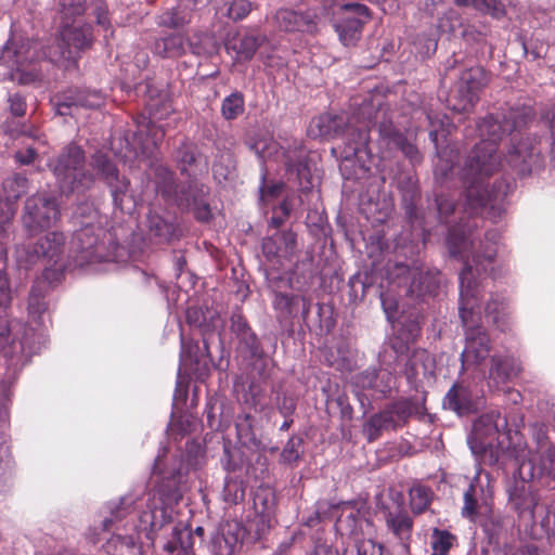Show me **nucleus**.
Returning a JSON list of instances; mask_svg holds the SVG:
<instances>
[{
	"label": "nucleus",
	"mask_w": 555,
	"mask_h": 555,
	"mask_svg": "<svg viewBox=\"0 0 555 555\" xmlns=\"http://www.w3.org/2000/svg\"><path fill=\"white\" fill-rule=\"evenodd\" d=\"M185 318L191 326L197 327L199 330L202 336L204 332L209 333L211 331H217L215 326L211 328L209 324H206V317L202 309L199 308H188L185 312Z\"/></svg>",
	"instance_id": "57"
},
{
	"label": "nucleus",
	"mask_w": 555,
	"mask_h": 555,
	"mask_svg": "<svg viewBox=\"0 0 555 555\" xmlns=\"http://www.w3.org/2000/svg\"><path fill=\"white\" fill-rule=\"evenodd\" d=\"M46 310L47 304L43 300V295L38 283L31 287L28 298V312L34 319H40Z\"/></svg>",
	"instance_id": "54"
},
{
	"label": "nucleus",
	"mask_w": 555,
	"mask_h": 555,
	"mask_svg": "<svg viewBox=\"0 0 555 555\" xmlns=\"http://www.w3.org/2000/svg\"><path fill=\"white\" fill-rule=\"evenodd\" d=\"M347 3L345 0H321V10L325 16L336 17V15L343 13V7Z\"/></svg>",
	"instance_id": "63"
},
{
	"label": "nucleus",
	"mask_w": 555,
	"mask_h": 555,
	"mask_svg": "<svg viewBox=\"0 0 555 555\" xmlns=\"http://www.w3.org/2000/svg\"><path fill=\"white\" fill-rule=\"evenodd\" d=\"M327 364L340 372H351L356 367L354 352L346 341H339L326 354Z\"/></svg>",
	"instance_id": "37"
},
{
	"label": "nucleus",
	"mask_w": 555,
	"mask_h": 555,
	"mask_svg": "<svg viewBox=\"0 0 555 555\" xmlns=\"http://www.w3.org/2000/svg\"><path fill=\"white\" fill-rule=\"evenodd\" d=\"M203 459V446L194 439L186 441L184 452L179 455L169 457L164 449L153 465V473L160 477L155 489L142 495L127 493L105 503L89 530L91 541L98 543L103 532L112 531L106 542L107 553L132 550L144 537L152 546L159 544L169 555H195L194 533L202 537L203 527L193 532L182 522L175 525L173 514L190 472L197 469Z\"/></svg>",
	"instance_id": "2"
},
{
	"label": "nucleus",
	"mask_w": 555,
	"mask_h": 555,
	"mask_svg": "<svg viewBox=\"0 0 555 555\" xmlns=\"http://www.w3.org/2000/svg\"><path fill=\"white\" fill-rule=\"evenodd\" d=\"M480 141L475 144L467 155L461 169V182L464 191V202L460 205L454 202L453 195L437 194L436 205L439 220L451 223L450 215L463 216L459 222L450 224L447 235V247L450 256L464 262L460 273V302L459 315L465 330V347L461 353L462 367L468 369L478 365L490 354L491 340L481 321V285L478 276L487 272L492 266L501 242L498 230H489L485 238L478 241L474 230L478 227V215L488 206L491 209H501V205L512 191V183L495 176L503 168L502 159L498 153L499 142L506 135L511 137L505 162L511 169L520 177L538 172L545 166V156L542 153L541 139L526 137L518 140L521 131H477Z\"/></svg>",
	"instance_id": "1"
},
{
	"label": "nucleus",
	"mask_w": 555,
	"mask_h": 555,
	"mask_svg": "<svg viewBox=\"0 0 555 555\" xmlns=\"http://www.w3.org/2000/svg\"><path fill=\"white\" fill-rule=\"evenodd\" d=\"M245 490L241 482L233 479H225L222 499L228 504H237L244 499Z\"/></svg>",
	"instance_id": "56"
},
{
	"label": "nucleus",
	"mask_w": 555,
	"mask_h": 555,
	"mask_svg": "<svg viewBox=\"0 0 555 555\" xmlns=\"http://www.w3.org/2000/svg\"><path fill=\"white\" fill-rule=\"evenodd\" d=\"M158 25L162 27L178 29L190 23L189 14L181 8H171L158 16Z\"/></svg>",
	"instance_id": "50"
},
{
	"label": "nucleus",
	"mask_w": 555,
	"mask_h": 555,
	"mask_svg": "<svg viewBox=\"0 0 555 555\" xmlns=\"http://www.w3.org/2000/svg\"><path fill=\"white\" fill-rule=\"evenodd\" d=\"M111 192L115 208L121 211H130L134 207V197L130 191V181L125 176H119L106 184Z\"/></svg>",
	"instance_id": "38"
},
{
	"label": "nucleus",
	"mask_w": 555,
	"mask_h": 555,
	"mask_svg": "<svg viewBox=\"0 0 555 555\" xmlns=\"http://www.w3.org/2000/svg\"><path fill=\"white\" fill-rule=\"evenodd\" d=\"M273 308L280 323L291 322L299 313V296L276 292L274 294Z\"/></svg>",
	"instance_id": "40"
},
{
	"label": "nucleus",
	"mask_w": 555,
	"mask_h": 555,
	"mask_svg": "<svg viewBox=\"0 0 555 555\" xmlns=\"http://www.w3.org/2000/svg\"><path fill=\"white\" fill-rule=\"evenodd\" d=\"M251 149L262 163L271 159L283 163L289 181L297 183L301 192L319 197L314 191L319 182L318 169L300 140L294 139L287 146H281L273 140L260 139Z\"/></svg>",
	"instance_id": "9"
},
{
	"label": "nucleus",
	"mask_w": 555,
	"mask_h": 555,
	"mask_svg": "<svg viewBox=\"0 0 555 555\" xmlns=\"http://www.w3.org/2000/svg\"><path fill=\"white\" fill-rule=\"evenodd\" d=\"M521 371L522 364L517 357L507 352L494 353L490 357V365L485 375L487 385L492 391H503Z\"/></svg>",
	"instance_id": "23"
},
{
	"label": "nucleus",
	"mask_w": 555,
	"mask_h": 555,
	"mask_svg": "<svg viewBox=\"0 0 555 555\" xmlns=\"http://www.w3.org/2000/svg\"><path fill=\"white\" fill-rule=\"evenodd\" d=\"M91 43V26L73 21L61 25L57 47L48 52H41L39 43L28 38H9L0 49V64L11 70L12 80L31 83L41 79L42 76L34 65L36 62L42 57H49L52 63L62 61L75 63L79 53Z\"/></svg>",
	"instance_id": "4"
},
{
	"label": "nucleus",
	"mask_w": 555,
	"mask_h": 555,
	"mask_svg": "<svg viewBox=\"0 0 555 555\" xmlns=\"http://www.w3.org/2000/svg\"><path fill=\"white\" fill-rule=\"evenodd\" d=\"M214 345H216L221 351L223 350L221 334L219 331H211L209 333L204 332L202 336V346L198 341H185L183 334L181 333L180 367L175 399L186 396V391L182 388V383L180 380L182 370L184 372L195 374L198 378H203L208 374L212 363L210 347Z\"/></svg>",
	"instance_id": "12"
},
{
	"label": "nucleus",
	"mask_w": 555,
	"mask_h": 555,
	"mask_svg": "<svg viewBox=\"0 0 555 555\" xmlns=\"http://www.w3.org/2000/svg\"><path fill=\"white\" fill-rule=\"evenodd\" d=\"M420 335V325L413 321L399 331L398 337L392 341V349L396 353L402 354L409 350V344L413 343Z\"/></svg>",
	"instance_id": "51"
},
{
	"label": "nucleus",
	"mask_w": 555,
	"mask_h": 555,
	"mask_svg": "<svg viewBox=\"0 0 555 555\" xmlns=\"http://www.w3.org/2000/svg\"><path fill=\"white\" fill-rule=\"evenodd\" d=\"M245 541L254 542L249 538L248 529L237 520H228L212 537L210 552L212 555H233Z\"/></svg>",
	"instance_id": "24"
},
{
	"label": "nucleus",
	"mask_w": 555,
	"mask_h": 555,
	"mask_svg": "<svg viewBox=\"0 0 555 555\" xmlns=\"http://www.w3.org/2000/svg\"><path fill=\"white\" fill-rule=\"evenodd\" d=\"M440 272L437 269L414 268L409 271L411 282L406 294L416 299L435 296L440 285Z\"/></svg>",
	"instance_id": "30"
},
{
	"label": "nucleus",
	"mask_w": 555,
	"mask_h": 555,
	"mask_svg": "<svg viewBox=\"0 0 555 555\" xmlns=\"http://www.w3.org/2000/svg\"><path fill=\"white\" fill-rule=\"evenodd\" d=\"M26 188V177L15 173L3 181L2 194H0V352L14 372L21 370L47 344V335L43 331H37L28 325L12 324L7 315V309L11 302V289L4 273L7 243L11 220L15 214L14 203L25 193Z\"/></svg>",
	"instance_id": "3"
},
{
	"label": "nucleus",
	"mask_w": 555,
	"mask_h": 555,
	"mask_svg": "<svg viewBox=\"0 0 555 555\" xmlns=\"http://www.w3.org/2000/svg\"><path fill=\"white\" fill-rule=\"evenodd\" d=\"M382 143L399 150L409 162L415 166L422 163L423 155L415 144V139L399 131L391 121H383L378 127Z\"/></svg>",
	"instance_id": "27"
},
{
	"label": "nucleus",
	"mask_w": 555,
	"mask_h": 555,
	"mask_svg": "<svg viewBox=\"0 0 555 555\" xmlns=\"http://www.w3.org/2000/svg\"><path fill=\"white\" fill-rule=\"evenodd\" d=\"M548 466L544 463L535 465L532 454L519 461H511L507 469H513V480L507 485L508 505L519 517L534 520V511L540 502L539 490L534 482L543 476L555 478V448L547 453Z\"/></svg>",
	"instance_id": "8"
},
{
	"label": "nucleus",
	"mask_w": 555,
	"mask_h": 555,
	"mask_svg": "<svg viewBox=\"0 0 555 555\" xmlns=\"http://www.w3.org/2000/svg\"><path fill=\"white\" fill-rule=\"evenodd\" d=\"M253 516H248L246 528L253 541H259L275 522V495L269 489H258L253 499Z\"/></svg>",
	"instance_id": "18"
},
{
	"label": "nucleus",
	"mask_w": 555,
	"mask_h": 555,
	"mask_svg": "<svg viewBox=\"0 0 555 555\" xmlns=\"http://www.w3.org/2000/svg\"><path fill=\"white\" fill-rule=\"evenodd\" d=\"M414 44L418 53L428 56L437 49V38L434 34L422 35L415 39Z\"/></svg>",
	"instance_id": "60"
},
{
	"label": "nucleus",
	"mask_w": 555,
	"mask_h": 555,
	"mask_svg": "<svg viewBox=\"0 0 555 555\" xmlns=\"http://www.w3.org/2000/svg\"><path fill=\"white\" fill-rule=\"evenodd\" d=\"M409 496L412 512L418 515L429 507L434 493L429 487L422 483H415L410 488Z\"/></svg>",
	"instance_id": "46"
},
{
	"label": "nucleus",
	"mask_w": 555,
	"mask_h": 555,
	"mask_svg": "<svg viewBox=\"0 0 555 555\" xmlns=\"http://www.w3.org/2000/svg\"><path fill=\"white\" fill-rule=\"evenodd\" d=\"M493 481L494 479L490 472L481 467L477 469L469 487L464 492V503L461 511L464 518L476 524L493 506Z\"/></svg>",
	"instance_id": "14"
},
{
	"label": "nucleus",
	"mask_w": 555,
	"mask_h": 555,
	"mask_svg": "<svg viewBox=\"0 0 555 555\" xmlns=\"http://www.w3.org/2000/svg\"><path fill=\"white\" fill-rule=\"evenodd\" d=\"M150 120L138 126V131L133 134V145L135 155L153 156L158 144L165 137V128L157 125V121L167 117L171 112L169 103L164 102L162 109L150 104Z\"/></svg>",
	"instance_id": "16"
},
{
	"label": "nucleus",
	"mask_w": 555,
	"mask_h": 555,
	"mask_svg": "<svg viewBox=\"0 0 555 555\" xmlns=\"http://www.w3.org/2000/svg\"><path fill=\"white\" fill-rule=\"evenodd\" d=\"M236 338L238 340L237 352L244 359L250 361L253 370L257 371L260 377H266L269 360L263 357V351L256 334L250 330Z\"/></svg>",
	"instance_id": "31"
},
{
	"label": "nucleus",
	"mask_w": 555,
	"mask_h": 555,
	"mask_svg": "<svg viewBox=\"0 0 555 555\" xmlns=\"http://www.w3.org/2000/svg\"><path fill=\"white\" fill-rule=\"evenodd\" d=\"M261 180H262V183L260 185L259 191H260V199L263 202L268 201L271 197L278 196L284 188V184L282 182L267 183L264 172L261 176Z\"/></svg>",
	"instance_id": "61"
},
{
	"label": "nucleus",
	"mask_w": 555,
	"mask_h": 555,
	"mask_svg": "<svg viewBox=\"0 0 555 555\" xmlns=\"http://www.w3.org/2000/svg\"><path fill=\"white\" fill-rule=\"evenodd\" d=\"M66 237L62 232L52 231L39 237L33 245H28L29 261L44 260L49 267L43 270L42 278L52 285L59 282L68 266L65 258Z\"/></svg>",
	"instance_id": "13"
},
{
	"label": "nucleus",
	"mask_w": 555,
	"mask_h": 555,
	"mask_svg": "<svg viewBox=\"0 0 555 555\" xmlns=\"http://www.w3.org/2000/svg\"><path fill=\"white\" fill-rule=\"evenodd\" d=\"M304 452V439L294 435L287 440L280 454L281 462L294 464L299 461Z\"/></svg>",
	"instance_id": "52"
},
{
	"label": "nucleus",
	"mask_w": 555,
	"mask_h": 555,
	"mask_svg": "<svg viewBox=\"0 0 555 555\" xmlns=\"http://www.w3.org/2000/svg\"><path fill=\"white\" fill-rule=\"evenodd\" d=\"M90 165L98 178L105 184H108V182H112V180L120 176L115 163L102 152H96L92 155Z\"/></svg>",
	"instance_id": "45"
},
{
	"label": "nucleus",
	"mask_w": 555,
	"mask_h": 555,
	"mask_svg": "<svg viewBox=\"0 0 555 555\" xmlns=\"http://www.w3.org/2000/svg\"><path fill=\"white\" fill-rule=\"evenodd\" d=\"M245 111V99L242 92L234 91L222 100L221 115L225 120H233Z\"/></svg>",
	"instance_id": "48"
},
{
	"label": "nucleus",
	"mask_w": 555,
	"mask_h": 555,
	"mask_svg": "<svg viewBox=\"0 0 555 555\" xmlns=\"http://www.w3.org/2000/svg\"><path fill=\"white\" fill-rule=\"evenodd\" d=\"M251 11V2L249 0H233L228 9V15L234 21L245 18Z\"/></svg>",
	"instance_id": "59"
},
{
	"label": "nucleus",
	"mask_w": 555,
	"mask_h": 555,
	"mask_svg": "<svg viewBox=\"0 0 555 555\" xmlns=\"http://www.w3.org/2000/svg\"><path fill=\"white\" fill-rule=\"evenodd\" d=\"M262 253L280 268L293 264L297 254L296 233L291 230L274 233L263 241Z\"/></svg>",
	"instance_id": "25"
},
{
	"label": "nucleus",
	"mask_w": 555,
	"mask_h": 555,
	"mask_svg": "<svg viewBox=\"0 0 555 555\" xmlns=\"http://www.w3.org/2000/svg\"><path fill=\"white\" fill-rule=\"evenodd\" d=\"M260 46L259 38L248 33H236L229 37L225 49L229 54H234L236 62H246L253 59Z\"/></svg>",
	"instance_id": "34"
},
{
	"label": "nucleus",
	"mask_w": 555,
	"mask_h": 555,
	"mask_svg": "<svg viewBox=\"0 0 555 555\" xmlns=\"http://www.w3.org/2000/svg\"><path fill=\"white\" fill-rule=\"evenodd\" d=\"M455 534L447 529L433 528L429 537L430 555H449L450 551L457 546Z\"/></svg>",
	"instance_id": "41"
},
{
	"label": "nucleus",
	"mask_w": 555,
	"mask_h": 555,
	"mask_svg": "<svg viewBox=\"0 0 555 555\" xmlns=\"http://www.w3.org/2000/svg\"><path fill=\"white\" fill-rule=\"evenodd\" d=\"M62 24L76 21L86 10V0H56Z\"/></svg>",
	"instance_id": "49"
},
{
	"label": "nucleus",
	"mask_w": 555,
	"mask_h": 555,
	"mask_svg": "<svg viewBox=\"0 0 555 555\" xmlns=\"http://www.w3.org/2000/svg\"><path fill=\"white\" fill-rule=\"evenodd\" d=\"M478 391L465 383H455L446 393L442 405L457 415H468L478 410L480 405Z\"/></svg>",
	"instance_id": "26"
},
{
	"label": "nucleus",
	"mask_w": 555,
	"mask_h": 555,
	"mask_svg": "<svg viewBox=\"0 0 555 555\" xmlns=\"http://www.w3.org/2000/svg\"><path fill=\"white\" fill-rule=\"evenodd\" d=\"M341 515L337 519L336 527L341 534H348L358 538L360 533L365 532V528L372 527V522L366 518V512L356 508L352 503H341Z\"/></svg>",
	"instance_id": "32"
},
{
	"label": "nucleus",
	"mask_w": 555,
	"mask_h": 555,
	"mask_svg": "<svg viewBox=\"0 0 555 555\" xmlns=\"http://www.w3.org/2000/svg\"><path fill=\"white\" fill-rule=\"evenodd\" d=\"M505 517L492 506L485 516L479 518L476 525L482 528L490 542H492L498 541L505 531Z\"/></svg>",
	"instance_id": "43"
},
{
	"label": "nucleus",
	"mask_w": 555,
	"mask_h": 555,
	"mask_svg": "<svg viewBox=\"0 0 555 555\" xmlns=\"http://www.w3.org/2000/svg\"><path fill=\"white\" fill-rule=\"evenodd\" d=\"M433 369L434 359L430 353L425 349H415L405 363L404 375L408 383L414 388H417L420 377L430 376Z\"/></svg>",
	"instance_id": "33"
},
{
	"label": "nucleus",
	"mask_w": 555,
	"mask_h": 555,
	"mask_svg": "<svg viewBox=\"0 0 555 555\" xmlns=\"http://www.w3.org/2000/svg\"><path fill=\"white\" fill-rule=\"evenodd\" d=\"M397 188L401 192L402 206L405 211L408 221L410 222L413 230L412 241H415L417 244L422 242L424 245L426 242L427 233L424 218L420 215L416 206V203L420 198V189L417 186L416 180L411 175L398 178Z\"/></svg>",
	"instance_id": "21"
},
{
	"label": "nucleus",
	"mask_w": 555,
	"mask_h": 555,
	"mask_svg": "<svg viewBox=\"0 0 555 555\" xmlns=\"http://www.w3.org/2000/svg\"><path fill=\"white\" fill-rule=\"evenodd\" d=\"M59 218L60 209L55 197L48 194H36L27 198L23 223L29 233L51 228Z\"/></svg>",
	"instance_id": "17"
},
{
	"label": "nucleus",
	"mask_w": 555,
	"mask_h": 555,
	"mask_svg": "<svg viewBox=\"0 0 555 555\" xmlns=\"http://www.w3.org/2000/svg\"><path fill=\"white\" fill-rule=\"evenodd\" d=\"M486 317L491 319V322L501 332H505L511 326V312L508 309V300L505 296L500 294L491 295L485 308Z\"/></svg>",
	"instance_id": "35"
},
{
	"label": "nucleus",
	"mask_w": 555,
	"mask_h": 555,
	"mask_svg": "<svg viewBox=\"0 0 555 555\" xmlns=\"http://www.w3.org/2000/svg\"><path fill=\"white\" fill-rule=\"evenodd\" d=\"M11 467V457L7 444V435L0 429V476L5 474Z\"/></svg>",
	"instance_id": "62"
},
{
	"label": "nucleus",
	"mask_w": 555,
	"mask_h": 555,
	"mask_svg": "<svg viewBox=\"0 0 555 555\" xmlns=\"http://www.w3.org/2000/svg\"><path fill=\"white\" fill-rule=\"evenodd\" d=\"M424 398H405L391 402L372 414L363 425V434L369 442L377 440L384 431L403 427L410 417L424 413Z\"/></svg>",
	"instance_id": "11"
},
{
	"label": "nucleus",
	"mask_w": 555,
	"mask_h": 555,
	"mask_svg": "<svg viewBox=\"0 0 555 555\" xmlns=\"http://www.w3.org/2000/svg\"><path fill=\"white\" fill-rule=\"evenodd\" d=\"M532 439L535 443V450H531L528 446L527 448L530 450L533 456V463L535 465H540L544 463L548 466L547 453L550 448H555V444L548 443L547 433L544 425L534 424L531 427Z\"/></svg>",
	"instance_id": "42"
},
{
	"label": "nucleus",
	"mask_w": 555,
	"mask_h": 555,
	"mask_svg": "<svg viewBox=\"0 0 555 555\" xmlns=\"http://www.w3.org/2000/svg\"><path fill=\"white\" fill-rule=\"evenodd\" d=\"M73 219L74 223L79 225L72 240L77 266L117 261L121 257V248L115 242L113 234L95 224L98 210L92 204L78 205Z\"/></svg>",
	"instance_id": "7"
},
{
	"label": "nucleus",
	"mask_w": 555,
	"mask_h": 555,
	"mask_svg": "<svg viewBox=\"0 0 555 555\" xmlns=\"http://www.w3.org/2000/svg\"><path fill=\"white\" fill-rule=\"evenodd\" d=\"M382 378L386 377L387 382L384 385L377 384L376 371L375 370H365L363 373L357 376L356 384L361 386L363 389H374L375 391L387 395L389 393L396 385V376L391 373H383L380 375Z\"/></svg>",
	"instance_id": "44"
},
{
	"label": "nucleus",
	"mask_w": 555,
	"mask_h": 555,
	"mask_svg": "<svg viewBox=\"0 0 555 555\" xmlns=\"http://www.w3.org/2000/svg\"><path fill=\"white\" fill-rule=\"evenodd\" d=\"M384 546L372 540H363L356 545V550H346L344 555H383Z\"/></svg>",
	"instance_id": "58"
},
{
	"label": "nucleus",
	"mask_w": 555,
	"mask_h": 555,
	"mask_svg": "<svg viewBox=\"0 0 555 555\" xmlns=\"http://www.w3.org/2000/svg\"><path fill=\"white\" fill-rule=\"evenodd\" d=\"M487 85V75L483 68L470 67L464 70L457 83L456 94L449 100V106L457 113L469 112L478 101L479 91Z\"/></svg>",
	"instance_id": "19"
},
{
	"label": "nucleus",
	"mask_w": 555,
	"mask_h": 555,
	"mask_svg": "<svg viewBox=\"0 0 555 555\" xmlns=\"http://www.w3.org/2000/svg\"><path fill=\"white\" fill-rule=\"evenodd\" d=\"M370 9L357 1L343 7V13L331 17L339 41L345 47L354 46L362 37L363 26L371 20Z\"/></svg>",
	"instance_id": "15"
},
{
	"label": "nucleus",
	"mask_w": 555,
	"mask_h": 555,
	"mask_svg": "<svg viewBox=\"0 0 555 555\" xmlns=\"http://www.w3.org/2000/svg\"><path fill=\"white\" fill-rule=\"evenodd\" d=\"M195 146L192 143H182L176 152V160L182 173H189V167L195 162Z\"/></svg>",
	"instance_id": "55"
},
{
	"label": "nucleus",
	"mask_w": 555,
	"mask_h": 555,
	"mask_svg": "<svg viewBox=\"0 0 555 555\" xmlns=\"http://www.w3.org/2000/svg\"><path fill=\"white\" fill-rule=\"evenodd\" d=\"M467 442L474 454L502 470L511 461L531 454L522 434L508 428L506 417L496 411L485 413L474 422Z\"/></svg>",
	"instance_id": "5"
},
{
	"label": "nucleus",
	"mask_w": 555,
	"mask_h": 555,
	"mask_svg": "<svg viewBox=\"0 0 555 555\" xmlns=\"http://www.w3.org/2000/svg\"><path fill=\"white\" fill-rule=\"evenodd\" d=\"M93 14L95 15L96 24L99 26L103 27L105 30L109 29L111 23L107 16V8L102 0L95 1Z\"/></svg>",
	"instance_id": "64"
},
{
	"label": "nucleus",
	"mask_w": 555,
	"mask_h": 555,
	"mask_svg": "<svg viewBox=\"0 0 555 555\" xmlns=\"http://www.w3.org/2000/svg\"><path fill=\"white\" fill-rule=\"evenodd\" d=\"M433 129L429 131V139L434 143L435 147L438 149V137L439 130L434 127V120L430 115L427 116ZM454 171L452 159L444 158L439 150H437V160L434 163V175L436 182L441 186H448L449 181L452 179Z\"/></svg>",
	"instance_id": "36"
},
{
	"label": "nucleus",
	"mask_w": 555,
	"mask_h": 555,
	"mask_svg": "<svg viewBox=\"0 0 555 555\" xmlns=\"http://www.w3.org/2000/svg\"><path fill=\"white\" fill-rule=\"evenodd\" d=\"M386 528L398 540L404 554H410L414 521L406 511L398 506L385 512Z\"/></svg>",
	"instance_id": "28"
},
{
	"label": "nucleus",
	"mask_w": 555,
	"mask_h": 555,
	"mask_svg": "<svg viewBox=\"0 0 555 555\" xmlns=\"http://www.w3.org/2000/svg\"><path fill=\"white\" fill-rule=\"evenodd\" d=\"M145 238L154 245L168 244L180 235L179 228L158 212L150 209L143 223Z\"/></svg>",
	"instance_id": "29"
},
{
	"label": "nucleus",
	"mask_w": 555,
	"mask_h": 555,
	"mask_svg": "<svg viewBox=\"0 0 555 555\" xmlns=\"http://www.w3.org/2000/svg\"><path fill=\"white\" fill-rule=\"evenodd\" d=\"M273 403L282 416L293 415L296 411V399L281 388L274 390Z\"/></svg>",
	"instance_id": "53"
},
{
	"label": "nucleus",
	"mask_w": 555,
	"mask_h": 555,
	"mask_svg": "<svg viewBox=\"0 0 555 555\" xmlns=\"http://www.w3.org/2000/svg\"><path fill=\"white\" fill-rule=\"evenodd\" d=\"M189 48L193 54L204 57L214 55L218 50L215 38L206 33L194 34L189 39Z\"/></svg>",
	"instance_id": "47"
},
{
	"label": "nucleus",
	"mask_w": 555,
	"mask_h": 555,
	"mask_svg": "<svg viewBox=\"0 0 555 555\" xmlns=\"http://www.w3.org/2000/svg\"><path fill=\"white\" fill-rule=\"evenodd\" d=\"M103 94L98 90L69 88L55 94L51 103L60 116H74L79 108H96L103 103Z\"/></svg>",
	"instance_id": "22"
},
{
	"label": "nucleus",
	"mask_w": 555,
	"mask_h": 555,
	"mask_svg": "<svg viewBox=\"0 0 555 555\" xmlns=\"http://www.w3.org/2000/svg\"><path fill=\"white\" fill-rule=\"evenodd\" d=\"M363 119L360 120L356 115L347 119L345 115L323 114L313 118L308 127V134L312 138H343L345 149L344 158L351 160H362L363 168L369 170L365 165V158L371 155L369 147L370 129L373 125L372 105L363 103Z\"/></svg>",
	"instance_id": "6"
},
{
	"label": "nucleus",
	"mask_w": 555,
	"mask_h": 555,
	"mask_svg": "<svg viewBox=\"0 0 555 555\" xmlns=\"http://www.w3.org/2000/svg\"><path fill=\"white\" fill-rule=\"evenodd\" d=\"M152 50L164 59L179 57L185 52V40L181 34L162 36L154 41Z\"/></svg>",
	"instance_id": "39"
},
{
	"label": "nucleus",
	"mask_w": 555,
	"mask_h": 555,
	"mask_svg": "<svg viewBox=\"0 0 555 555\" xmlns=\"http://www.w3.org/2000/svg\"><path fill=\"white\" fill-rule=\"evenodd\" d=\"M273 21L285 33L315 34L321 24V14L313 8H282L275 12Z\"/></svg>",
	"instance_id": "20"
},
{
	"label": "nucleus",
	"mask_w": 555,
	"mask_h": 555,
	"mask_svg": "<svg viewBox=\"0 0 555 555\" xmlns=\"http://www.w3.org/2000/svg\"><path fill=\"white\" fill-rule=\"evenodd\" d=\"M85 151L79 145L70 143L51 164L62 193H83L93 185L95 177L85 169Z\"/></svg>",
	"instance_id": "10"
}]
</instances>
